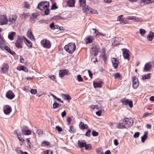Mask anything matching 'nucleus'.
Listing matches in <instances>:
<instances>
[{
  "mask_svg": "<svg viewBox=\"0 0 154 154\" xmlns=\"http://www.w3.org/2000/svg\"><path fill=\"white\" fill-rule=\"evenodd\" d=\"M79 2L80 6L82 7L84 11L85 12V8H86V6H88L86 5L85 0H79Z\"/></svg>",
  "mask_w": 154,
  "mask_h": 154,
  "instance_id": "nucleus-27",
  "label": "nucleus"
},
{
  "mask_svg": "<svg viewBox=\"0 0 154 154\" xmlns=\"http://www.w3.org/2000/svg\"><path fill=\"white\" fill-rule=\"evenodd\" d=\"M54 22H52L50 25V27L51 29H54Z\"/></svg>",
  "mask_w": 154,
  "mask_h": 154,
  "instance_id": "nucleus-57",
  "label": "nucleus"
},
{
  "mask_svg": "<svg viewBox=\"0 0 154 154\" xmlns=\"http://www.w3.org/2000/svg\"><path fill=\"white\" fill-rule=\"evenodd\" d=\"M91 131L90 130H88L86 132L85 135L88 137H90V136Z\"/></svg>",
  "mask_w": 154,
  "mask_h": 154,
  "instance_id": "nucleus-58",
  "label": "nucleus"
},
{
  "mask_svg": "<svg viewBox=\"0 0 154 154\" xmlns=\"http://www.w3.org/2000/svg\"><path fill=\"white\" fill-rule=\"evenodd\" d=\"M23 36H18L17 39L16 41L15 44L16 47L18 48H22L23 45V38L22 37Z\"/></svg>",
  "mask_w": 154,
  "mask_h": 154,
  "instance_id": "nucleus-5",
  "label": "nucleus"
},
{
  "mask_svg": "<svg viewBox=\"0 0 154 154\" xmlns=\"http://www.w3.org/2000/svg\"><path fill=\"white\" fill-rule=\"evenodd\" d=\"M76 47L75 43H70L64 47L65 50L69 53H72L76 49Z\"/></svg>",
  "mask_w": 154,
  "mask_h": 154,
  "instance_id": "nucleus-1",
  "label": "nucleus"
},
{
  "mask_svg": "<svg viewBox=\"0 0 154 154\" xmlns=\"http://www.w3.org/2000/svg\"><path fill=\"white\" fill-rule=\"evenodd\" d=\"M45 154H53V152L51 150H48L45 152Z\"/></svg>",
  "mask_w": 154,
  "mask_h": 154,
  "instance_id": "nucleus-59",
  "label": "nucleus"
},
{
  "mask_svg": "<svg viewBox=\"0 0 154 154\" xmlns=\"http://www.w3.org/2000/svg\"><path fill=\"white\" fill-rule=\"evenodd\" d=\"M101 111L100 110L97 112L96 113V114L98 116H100L101 114Z\"/></svg>",
  "mask_w": 154,
  "mask_h": 154,
  "instance_id": "nucleus-61",
  "label": "nucleus"
},
{
  "mask_svg": "<svg viewBox=\"0 0 154 154\" xmlns=\"http://www.w3.org/2000/svg\"><path fill=\"white\" fill-rule=\"evenodd\" d=\"M37 90L36 89H31L30 91V93L31 94H35L37 93Z\"/></svg>",
  "mask_w": 154,
  "mask_h": 154,
  "instance_id": "nucleus-49",
  "label": "nucleus"
},
{
  "mask_svg": "<svg viewBox=\"0 0 154 154\" xmlns=\"http://www.w3.org/2000/svg\"><path fill=\"white\" fill-rule=\"evenodd\" d=\"M4 48L8 52L10 51V50L11 49L9 47L7 46H5L4 47Z\"/></svg>",
  "mask_w": 154,
  "mask_h": 154,
  "instance_id": "nucleus-62",
  "label": "nucleus"
},
{
  "mask_svg": "<svg viewBox=\"0 0 154 154\" xmlns=\"http://www.w3.org/2000/svg\"><path fill=\"white\" fill-rule=\"evenodd\" d=\"M17 69L19 71L23 70L26 72L28 71V69L23 66H18L17 67Z\"/></svg>",
  "mask_w": 154,
  "mask_h": 154,
  "instance_id": "nucleus-30",
  "label": "nucleus"
},
{
  "mask_svg": "<svg viewBox=\"0 0 154 154\" xmlns=\"http://www.w3.org/2000/svg\"><path fill=\"white\" fill-rule=\"evenodd\" d=\"M69 131L71 133H74L75 132V130L72 126H71L70 127V128Z\"/></svg>",
  "mask_w": 154,
  "mask_h": 154,
  "instance_id": "nucleus-42",
  "label": "nucleus"
},
{
  "mask_svg": "<svg viewBox=\"0 0 154 154\" xmlns=\"http://www.w3.org/2000/svg\"><path fill=\"white\" fill-rule=\"evenodd\" d=\"M62 96L63 97L64 99L66 100H70L71 99L70 96L68 94H62Z\"/></svg>",
  "mask_w": 154,
  "mask_h": 154,
  "instance_id": "nucleus-36",
  "label": "nucleus"
},
{
  "mask_svg": "<svg viewBox=\"0 0 154 154\" xmlns=\"http://www.w3.org/2000/svg\"><path fill=\"white\" fill-rule=\"evenodd\" d=\"M140 135V133L139 132H136L135 133L133 136L135 138H136L138 137Z\"/></svg>",
  "mask_w": 154,
  "mask_h": 154,
  "instance_id": "nucleus-51",
  "label": "nucleus"
},
{
  "mask_svg": "<svg viewBox=\"0 0 154 154\" xmlns=\"http://www.w3.org/2000/svg\"><path fill=\"white\" fill-rule=\"evenodd\" d=\"M59 77L62 78L64 76L68 74V71L66 69H61L59 70Z\"/></svg>",
  "mask_w": 154,
  "mask_h": 154,
  "instance_id": "nucleus-12",
  "label": "nucleus"
},
{
  "mask_svg": "<svg viewBox=\"0 0 154 154\" xmlns=\"http://www.w3.org/2000/svg\"><path fill=\"white\" fill-rule=\"evenodd\" d=\"M113 75L115 76V79L119 78L121 76V75L119 73H115Z\"/></svg>",
  "mask_w": 154,
  "mask_h": 154,
  "instance_id": "nucleus-48",
  "label": "nucleus"
},
{
  "mask_svg": "<svg viewBox=\"0 0 154 154\" xmlns=\"http://www.w3.org/2000/svg\"><path fill=\"white\" fill-rule=\"evenodd\" d=\"M53 19L54 20H63V18L60 15H56L54 16Z\"/></svg>",
  "mask_w": 154,
  "mask_h": 154,
  "instance_id": "nucleus-40",
  "label": "nucleus"
},
{
  "mask_svg": "<svg viewBox=\"0 0 154 154\" xmlns=\"http://www.w3.org/2000/svg\"><path fill=\"white\" fill-rule=\"evenodd\" d=\"M133 87L134 89H136L138 87L139 82L138 79L135 76L132 78Z\"/></svg>",
  "mask_w": 154,
  "mask_h": 154,
  "instance_id": "nucleus-11",
  "label": "nucleus"
},
{
  "mask_svg": "<svg viewBox=\"0 0 154 154\" xmlns=\"http://www.w3.org/2000/svg\"><path fill=\"white\" fill-rule=\"evenodd\" d=\"M152 68V65L149 63H146L143 68V72H148L150 71Z\"/></svg>",
  "mask_w": 154,
  "mask_h": 154,
  "instance_id": "nucleus-21",
  "label": "nucleus"
},
{
  "mask_svg": "<svg viewBox=\"0 0 154 154\" xmlns=\"http://www.w3.org/2000/svg\"><path fill=\"white\" fill-rule=\"evenodd\" d=\"M14 133L16 134L17 138L21 142L24 141V140L21 137V134L19 130L17 129L14 131Z\"/></svg>",
  "mask_w": 154,
  "mask_h": 154,
  "instance_id": "nucleus-15",
  "label": "nucleus"
},
{
  "mask_svg": "<svg viewBox=\"0 0 154 154\" xmlns=\"http://www.w3.org/2000/svg\"><path fill=\"white\" fill-rule=\"evenodd\" d=\"M154 37V33L152 31L150 32L149 35L147 36V39L149 41H152Z\"/></svg>",
  "mask_w": 154,
  "mask_h": 154,
  "instance_id": "nucleus-26",
  "label": "nucleus"
},
{
  "mask_svg": "<svg viewBox=\"0 0 154 154\" xmlns=\"http://www.w3.org/2000/svg\"><path fill=\"white\" fill-rule=\"evenodd\" d=\"M56 128L59 132H60L62 131V128L59 126H57L56 127Z\"/></svg>",
  "mask_w": 154,
  "mask_h": 154,
  "instance_id": "nucleus-50",
  "label": "nucleus"
},
{
  "mask_svg": "<svg viewBox=\"0 0 154 154\" xmlns=\"http://www.w3.org/2000/svg\"><path fill=\"white\" fill-rule=\"evenodd\" d=\"M134 17V16H128L126 17L125 19L130 20H133Z\"/></svg>",
  "mask_w": 154,
  "mask_h": 154,
  "instance_id": "nucleus-56",
  "label": "nucleus"
},
{
  "mask_svg": "<svg viewBox=\"0 0 154 154\" xmlns=\"http://www.w3.org/2000/svg\"><path fill=\"white\" fill-rule=\"evenodd\" d=\"M17 18V16L16 14L10 15L8 19V22H9L11 24H13L15 22Z\"/></svg>",
  "mask_w": 154,
  "mask_h": 154,
  "instance_id": "nucleus-9",
  "label": "nucleus"
},
{
  "mask_svg": "<svg viewBox=\"0 0 154 154\" xmlns=\"http://www.w3.org/2000/svg\"><path fill=\"white\" fill-rule=\"evenodd\" d=\"M91 108L92 109H98V105H97L91 106Z\"/></svg>",
  "mask_w": 154,
  "mask_h": 154,
  "instance_id": "nucleus-60",
  "label": "nucleus"
},
{
  "mask_svg": "<svg viewBox=\"0 0 154 154\" xmlns=\"http://www.w3.org/2000/svg\"><path fill=\"white\" fill-rule=\"evenodd\" d=\"M86 8H85V12L87 13H91L92 14H97L98 12L95 9H93L88 6L86 7Z\"/></svg>",
  "mask_w": 154,
  "mask_h": 154,
  "instance_id": "nucleus-8",
  "label": "nucleus"
},
{
  "mask_svg": "<svg viewBox=\"0 0 154 154\" xmlns=\"http://www.w3.org/2000/svg\"><path fill=\"white\" fill-rule=\"evenodd\" d=\"M49 3L48 2L43 1L40 3L38 5V8L41 10H44L49 7Z\"/></svg>",
  "mask_w": 154,
  "mask_h": 154,
  "instance_id": "nucleus-3",
  "label": "nucleus"
},
{
  "mask_svg": "<svg viewBox=\"0 0 154 154\" xmlns=\"http://www.w3.org/2000/svg\"><path fill=\"white\" fill-rule=\"evenodd\" d=\"M102 82H93V85L95 88H101L102 86Z\"/></svg>",
  "mask_w": 154,
  "mask_h": 154,
  "instance_id": "nucleus-29",
  "label": "nucleus"
},
{
  "mask_svg": "<svg viewBox=\"0 0 154 154\" xmlns=\"http://www.w3.org/2000/svg\"><path fill=\"white\" fill-rule=\"evenodd\" d=\"M145 33L146 31L145 30L142 29H140V33L142 36H143Z\"/></svg>",
  "mask_w": 154,
  "mask_h": 154,
  "instance_id": "nucleus-45",
  "label": "nucleus"
},
{
  "mask_svg": "<svg viewBox=\"0 0 154 154\" xmlns=\"http://www.w3.org/2000/svg\"><path fill=\"white\" fill-rule=\"evenodd\" d=\"M29 16V13H24L21 14V17L22 18H26Z\"/></svg>",
  "mask_w": 154,
  "mask_h": 154,
  "instance_id": "nucleus-37",
  "label": "nucleus"
},
{
  "mask_svg": "<svg viewBox=\"0 0 154 154\" xmlns=\"http://www.w3.org/2000/svg\"><path fill=\"white\" fill-rule=\"evenodd\" d=\"M16 34V33L14 32H11L9 34L8 38V39L11 40H12L14 39V37Z\"/></svg>",
  "mask_w": 154,
  "mask_h": 154,
  "instance_id": "nucleus-33",
  "label": "nucleus"
},
{
  "mask_svg": "<svg viewBox=\"0 0 154 154\" xmlns=\"http://www.w3.org/2000/svg\"><path fill=\"white\" fill-rule=\"evenodd\" d=\"M150 73H148L146 75H143L142 78L143 79H149L150 78Z\"/></svg>",
  "mask_w": 154,
  "mask_h": 154,
  "instance_id": "nucleus-38",
  "label": "nucleus"
},
{
  "mask_svg": "<svg viewBox=\"0 0 154 154\" xmlns=\"http://www.w3.org/2000/svg\"><path fill=\"white\" fill-rule=\"evenodd\" d=\"M84 147H85L86 150H89L92 149L91 145L89 144H86V143Z\"/></svg>",
  "mask_w": 154,
  "mask_h": 154,
  "instance_id": "nucleus-43",
  "label": "nucleus"
},
{
  "mask_svg": "<svg viewBox=\"0 0 154 154\" xmlns=\"http://www.w3.org/2000/svg\"><path fill=\"white\" fill-rule=\"evenodd\" d=\"M74 0H68L67 5L69 7H73L74 6Z\"/></svg>",
  "mask_w": 154,
  "mask_h": 154,
  "instance_id": "nucleus-32",
  "label": "nucleus"
},
{
  "mask_svg": "<svg viewBox=\"0 0 154 154\" xmlns=\"http://www.w3.org/2000/svg\"><path fill=\"white\" fill-rule=\"evenodd\" d=\"M111 61L113 67L115 69L117 68L118 66L119 63L117 58H112L111 59Z\"/></svg>",
  "mask_w": 154,
  "mask_h": 154,
  "instance_id": "nucleus-17",
  "label": "nucleus"
},
{
  "mask_svg": "<svg viewBox=\"0 0 154 154\" xmlns=\"http://www.w3.org/2000/svg\"><path fill=\"white\" fill-rule=\"evenodd\" d=\"M23 7L26 8H29V5L26 2H24L22 4Z\"/></svg>",
  "mask_w": 154,
  "mask_h": 154,
  "instance_id": "nucleus-41",
  "label": "nucleus"
},
{
  "mask_svg": "<svg viewBox=\"0 0 154 154\" xmlns=\"http://www.w3.org/2000/svg\"><path fill=\"white\" fill-rule=\"evenodd\" d=\"M94 40V37L93 36H88L85 38V42L87 44L92 43Z\"/></svg>",
  "mask_w": 154,
  "mask_h": 154,
  "instance_id": "nucleus-22",
  "label": "nucleus"
},
{
  "mask_svg": "<svg viewBox=\"0 0 154 154\" xmlns=\"http://www.w3.org/2000/svg\"><path fill=\"white\" fill-rule=\"evenodd\" d=\"M121 101L124 105H128L131 108L133 107V102L132 101H129L128 99H121Z\"/></svg>",
  "mask_w": 154,
  "mask_h": 154,
  "instance_id": "nucleus-10",
  "label": "nucleus"
},
{
  "mask_svg": "<svg viewBox=\"0 0 154 154\" xmlns=\"http://www.w3.org/2000/svg\"><path fill=\"white\" fill-rule=\"evenodd\" d=\"M59 106V104L57 103H54L53 105V109H55Z\"/></svg>",
  "mask_w": 154,
  "mask_h": 154,
  "instance_id": "nucleus-46",
  "label": "nucleus"
},
{
  "mask_svg": "<svg viewBox=\"0 0 154 154\" xmlns=\"http://www.w3.org/2000/svg\"><path fill=\"white\" fill-rule=\"evenodd\" d=\"M66 113L65 111H64L61 113V116L62 117H63L66 116Z\"/></svg>",
  "mask_w": 154,
  "mask_h": 154,
  "instance_id": "nucleus-63",
  "label": "nucleus"
},
{
  "mask_svg": "<svg viewBox=\"0 0 154 154\" xmlns=\"http://www.w3.org/2000/svg\"><path fill=\"white\" fill-rule=\"evenodd\" d=\"M16 152L18 154H23V152L21 150H19L17 149H16Z\"/></svg>",
  "mask_w": 154,
  "mask_h": 154,
  "instance_id": "nucleus-64",
  "label": "nucleus"
},
{
  "mask_svg": "<svg viewBox=\"0 0 154 154\" xmlns=\"http://www.w3.org/2000/svg\"><path fill=\"white\" fill-rule=\"evenodd\" d=\"M23 38V41H24L25 44L27 45V46L30 48H31L32 46V43L30 42L26 38H25L24 36L22 37Z\"/></svg>",
  "mask_w": 154,
  "mask_h": 154,
  "instance_id": "nucleus-24",
  "label": "nucleus"
},
{
  "mask_svg": "<svg viewBox=\"0 0 154 154\" xmlns=\"http://www.w3.org/2000/svg\"><path fill=\"white\" fill-rule=\"evenodd\" d=\"M123 122H124L126 128H129L132 126L134 121L131 117L125 118L123 119Z\"/></svg>",
  "mask_w": 154,
  "mask_h": 154,
  "instance_id": "nucleus-2",
  "label": "nucleus"
},
{
  "mask_svg": "<svg viewBox=\"0 0 154 154\" xmlns=\"http://www.w3.org/2000/svg\"><path fill=\"white\" fill-rule=\"evenodd\" d=\"M41 44L43 48L47 49L50 48L51 46L50 42L46 39H44L41 40Z\"/></svg>",
  "mask_w": 154,
  "mask_h": 154,
  "instance_id": "nucleus-4",
  "label": "nucleus"
},
{
  "mask_svg": "<svg viewBox=\"0 0 154 154\" xmlns=\"http://www.w3.org/2000/svg\"><path fill=\"white\" fill-rule=\"evenodd\" d=\"M5 42L1 36L0 35V48L3 49L5 47Z\"/></svg>",
  "mask_w": 154,
  "mask_h": 154,
  "instance_id": "nucleus-35",
  "label": "nucleus"
},
{
  "mask_svg": "<svg viewBox=\"0 0 154 154\" xmlns=\"http://www.w3.org/2000/svg\"><path fill=\"white\" fill-rule=\"evenodd\" d=\"M36 133L39 135V136H41L43 132L40 130H38L37 131Z\"/></svg>",
  "mask_w": 154,
  "mask_h": 154,
  "instance_id": "nucleus-55",
  "label": "nucleus"
},
{
  "mask_svg": "<svg viewBox=\"0 0 154 154\" xmlns=\"http://www.w3.org/2000/svg\"><path fill=\"white\" fill-rule=\"evenodd\" d=\"M99 47L96 45H94L91 48L90 53L92 55L96 56L99 52Z\"/></svg>",
  "mask_w": 154,
  "mask_h": 154,
  "instance_id": "nucleus-6",
  "label": "nucleus"
},
{
  "mask_svg": "<svg viewBox=\"0 0 154 154\" xmlns=\"http://www.w3.org/2000/svg\"><path fill=\"white\" fill-rule=\"evenodd\" d=\"M8 23V19L6 15L4 14L0 16V25H5L7 24Z\"/></svg>",
  "mask_w": 154,
  "mask_h": 154,
  "instance_id": "nucleus-7",
  "label": "nucleus"
},
{
  "mask_svg": "<svg viewBox=\"0 0 154 154\" xmlns=\"http://www.w3.org/2000/svg\"><path fill=\"white\" fill-rule=\"evenodd\" d=\"M21 131L25 135H30L31 134L32 132L31 131L28 129L27 127L23 128L21 129Z\"/></svg>",
  "mask_w": 154,
  "mask_h": 154,
  "instance_id": "nucleus-16",
  "label": "nucleus"
},
{
  "mask_svg": "<svg viewBox=\"0 0 154 154\" xmlns=\"http://www.w3.org/2000/svg\"><path fill=\"white\" fill-rule=\"evenodd\" d=\"M11 110V107L7 105L4 108V112L6 115H9Z\"/></svg>",
  "mask_w": 154,
  "mask_h": 154,
  "instance_id": "nucleus-19",
  "label": "nucleus"
},
{
  "mask_svg": "<svg viewBox=\"0 0 154 154\" xmlns=\"http://www.w3.org/2000/svg\"><path fill=\"white\" fill-rule=\"evenodd\" d=\"M77 79L78 81L79 82L83 81V79L81 77V75H78L77 76Z\"/></svg>",
  "mask_w": 154,
  "mask_h": 154,
  "instance_id": "nucleus-44",
  "label": "nucleus"
},
{
  "mask_svg": "<svg viewBox=\"0 0 154 154\" xmlns=\"http://www.w3.org/2000/svg\"><path fill=\"white\" fill-rule=\"evenodd\" d=\"M6 96L9 99H12L15 97V95L12 91L9 90L7 92Z\"/></svg>",
  "mask_w": 154,
  "mask_h": 154,
  "instance_id": "nucleus-18",
  "label": "nucleus"
},
{
  "mask_svg": "<svg viewBox=\"0 0 154 154\" xmlns=\"http://www.w3.org/2000/svg\"><path fill=\"white\" fill-rule=\"evenodd\" d=\"M92 134L94 136H96L98 135V133L97 132H96L95 131H92Z\"/></svg>",
  "mask_w": 154,
  "mask_h": 154,
  "instance_id": "nucleus-54",
  "label": "nucleus"
},
{
  "mask_svg": "<svg viewBox=\"0 0 154 154\" xmlns=\"http://www.w3.org/2000/svg\"><path fill=\"white\" fill-rule=\"evenodd\" d=\"M86 144V142L84 140H82V141H79V140L78 141V145L80 148L84 147L85 146Z\"/></svg>",
  "mask_w": 154,
  "mask_h": 154,
  "instance_id": "nucleus-28",
  "label": "nucleus"
},
{
  "mask_svg": "<svg viewBox=\"0 0 154 154\" xmlns=\"http://www.w3.org/2000/svg\"><path fill=\"white\" fill-rule=\"evenodd\" d=\"M45 15H48L50 13L49 10L48 8H45Z\"/></svg>",
  "mask_w": 154,
  "mask_h": 154,
  "instance_id": "nucleus-52",
  "label": "nucleus"
},
{
  "mask_svg": "<svg viewBox=\"0 0 154 154\" xmlns=\"http://www.w3.org/2000/svg\"><path fill=\"white\" fill-rule=\"evenodd\" d=\"M123 16L122 15H121L118 16L117 17V20L121 21H123L124 19L122 18Z\"/></svg>",
  "mask_w": 154,
  "mask_h": 154,
  "instance_id": "nucleus-47",
  "label": "nucleus"
},
{
  "mask_svg": "<svg viewBox=\"0 0 154 154\" xmlns=\"http://www.w3.org/2000/svg\"><path fill=\"white\" fill-rule=\"evenodd\" d=\"M27 34L28 38L32 41H35L34 36L32 33L30 29L27 32Z\"/></svg>",
  "mask_w": 154,
  "mask_h": 154,
  "instance_id": "nucleus-23",
  "label": "nucleus"
},
{
  "mask_svg": "<svg viewBox=\"0 0 154 154\" xmlns=\"http://www.w3.org/2000/svg\"><path fill=\"white\" fill-rule=\"evenodd\" d=\"M122 50L123 51V56L124 58L125 59H128L129 60V55L128 54V52H129V50L127 49L123 48Z\"/></svg>",
  "mask_w": 154,
  "mask_h": 154,
  "instance_id": "nucleus-14",
  "label": "nucleus"
},
{
  "mask_svg": "<svg viewBox=\"0 0 154 154\" xmlns=\"http://www.w3.org/2000/svg\"><path fill=\"white\" fill-rule=\"evenodd\" d=\"M154 2V0H141L139 4L141 6H144L146 4Z\"/></svg>",
  "mask_w": 154,
  "mask_h": 154,
  "instance_id": "nucleus-13",
  "label": "nucleus"
},
{
  "mask_svg": "<svg viewBox=\"0 0 154 154\" xmlns=\"http://www.w3.org/2000/svg\"><path fill=\"white\" fill-rule=\"evenodd\" d=\"M79 127L82 130H84L85 129H87L88 128V126L87 125L84 124L82 122L79 123Z\"/></svg>",
  "mask_w": 154,
  "mask_h": 154,
  "instance_id": "nucleus-34",
  "label": "nucleus"
},
{
  "mask_svg": "<svg viewBox=\"0 0 154 154\" xmlns=\"http://www.w3.org/2000/svg\"><path fill=\"white\" fill-rule=\"evenodd\" d=\"M148 132L146 131L144 132V135L141 137V141L143 143L145 142V140H146L147 137Z\"/></svg>",
  "mask_w": 154,
  "mask_h": 154,
  "instance_id": "nucleus-31",
  "label": "nucleus"
},
{
  "mask_svg": "<svg viewBox=\"0 0 154 154\" xmlns=\"http://www.w3.org/2000/svg\"><path fill=\"white\" fill-rule=\"evenodd\" d=\"M133 20L134 22H141L142 21V20L140 18L134 17Z\"/></svg>",
  "mask_w": 154,
  "mask_h": 154,
  "instance_id": "nucleus-39",
  "label": "nucleus"
},
{
  "mask_svg": "<svg viewBox=\"0 0 154 154\" xmlns=\"http://www.w3.org/2000/svg\"><path fill=\"white\" fill-rule=\"evenodd\" d=\"M9 68L8 65L5 63H3L1 67V72L2 73H5L7 71Z\"/></svg>",
  "mask_w": 154,
  "mask_h": 154,
  "instance_id": "nucleus-20",
  "label": "nucleus"
},
{
  "mask_svg": "<svg viewBox=\"0 0 154 154\" xmlns=\"http://www.w3.org/2000/svg\"><path fill=\"white\" fill-rule=\"evenodd\" d=\"M42 144L43 146H45V145L48 146L49 145V143L47 141H44L43 142Z\"/></svg>",
  "mask_w": 154,
  "mask_h": 154,
  "instance_id": "nucleus-53",
  "label": "nucleus"
},
{
  "mask_svg": "<svg viewBox=\"0 0 154 154\" xmlns=\"http://www.w3.org/2000/svg\"><path fill=\"white\" fill-rule=\"evenodd\" d=\"M116 127L117 128L121 129L126 128L125 124V123L123 122H119L116 125Z\"/></svg>",
  "mask_w": 154,
  "mask_h": 154,
  "instance_id": "nucleus-25",
  "label": "nucleus"
}]
</instances>
